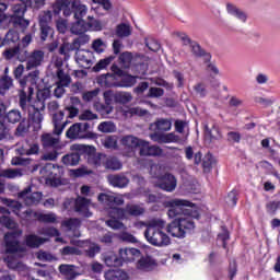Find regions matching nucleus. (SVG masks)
Listing matches in <instances>:
<instances>
[{
	"label": "nucleus",
	"mask_w": 280,
	"mask_h": 280,
	"mask_svg": "<svg viewBox=\"0 0 280 280\" xmlns=\"http://www.w3.org/2000/svg\"><path fill=\"white\" fill-rule=\"evenodd\" d=\"M130 34H132L130 26L125 23H121L116 27V36L119 38H126L130 36Z\"/></svg>",
	"instance_id": "obj_48"
},
{
	"label": "nucleus",
	"mask_w": 280,
	"mask_h": 280,
	"mask_svg": "<svg viewBox=\"0 0 280 280\" xmlns=\"http://www.w3.org/2000/svg\"><path fill=\"white\" fill-rule=\"evenodd\" d=\"M112 60H115V57L109 56L105 59H101L94 67H93V71H95L96 73L102 71V69H106V67H108V65H110Z\"/></svg>",
	"instance_id": "obj_51"
},
{
	"label": "nucleus",
	"mask_w": 280,
	"mask_h": 280,
	"mask_svg": "<svg viewBox=\"0 0 280 280\" xmlns=\"http://www.w3.org/2000/svg\"><path fill=\"white\" fill-rule=\"evenodd\" d=\"M137 84V77L128 73H124L118 79V89H131Z\"/></svg>",
	"instance_id": "obj_23"
},
{
	"label": "nucleus",
	"mask_w": 280,
	"mask_h": 280,
	"mask_svg": "<svg viewBox=\"0 0 280 280\" xmlns=\"http://www.w3.org/2000/svg\"><path fill=\"white\" fill-rule=\"evenodd\" d=\"M21 176H23V171H21V168H5L0 172L1 178L14 179L21 178Z\"/></svg>",
	"instance_id": "obj_34"
},
{
	"label": "nucleus",
	"mask_w": 280,
	"mask_h": 280,
	"mask_svg": "<svg viewBox=\"0 0 280 280\" xmlns=\"http://www.w3.org/2000/svg\"><path fill=\"white\" fill-rule=\"evenodd\" d=\"M49 97H51V92L49 91V89L39 90L37 92L36 101L34 102V104H43L45 106V101L49 100Z\"/></svg>",
	"instance_id": "obj_45"
},
{
	"label": "nucleus",
	"mask_w": 280,
	"mask_h": 280,
	"mask_svg": "<svg viewBox=\"0 0 280 280\" xmlns=\"http://www.w3.org/2000/svg\"><path fill=\"white\" fill-rule=\"evenodd\" d=\"M40 143L44 150H60V138H55L51 133H43L40 136Z\"/></svg>",
	"instance_id": "obj_17"
},
{
	"label": "nucleus",
	"mask_w": 280,
	"mask_h": 280,
	"mask_svg": "<svg viewBox=\"0 0 280 280\" xmlns=\"http://www.w3.org/2000/svg\"><path fill=\"white\" fill-rule=\"evenodd\" d=\"M163 95H165V90H163L161 88H150L147 96L148 97H163Z\"/></svg>",
	"instance_id": "obj_64"
},
{
	"label": "nucleus",
	"mask_w": 280,
	"mask_h": 280,
	"mask_svg": "<svg viewBox=\"0 0 280 280\" xmlns=\"http://www.w3.org/2000/svg\"><path fill=\"white\" fill-rule=\"evenodd\" d=\"M28 131H30V121H27L25 118L20 120L15 129V135L18 137H23Z\"/></svg>",
	"instance_id": "obj_47"
},
{
	"label": "nucleus",
	"mask_w": 280,
	"mask_h": 280,
	"mask_svg": "<svg viewBox=\"0 0 280 280\" xmlns=\"http://www.w3.org/2000/svg\"><path fill=\"white\" fill-rule=\"evenodd\" d=\"M4 119L8 124H19L23 119V116L19 109H11L4 115Z\"/></svg>",
	"instance_id": "obj_39"
},
{
	"label": "nucleus",
	"mask_w": 280,
	"mask_h": 280,
	"mask_svg": "<svg viewBox=\"0 0 280 280\" xmlns=\"http://www.w3.org/2000/svg\"><path fill=\"white\" fill-rule=\"evenodd\" d=\"M0 224L5 226V229H16V222H14V220L8 215H2L0 218Z\"/></svg>",
	"instance_id": "obj_57"
},
{
	"label": "nucleus",
	"mask_w": 280,
	"mask_h": 280,
	"mask_svg": "<svg viewBox=\"0 0 280 280\" xmlns=\"http://www.w3.org/2000/svg\"><path fill=\"white\" fill-rule=\"evenodd\" d=\"M13 80L8 74L0 77V95L3 97L12 89Z\"/></svg>",
	"instance_id": "obj_33"
},
{
	"label": "nucleus",
	"mask_w": 280,
	"mask_h": 280,
	"mask_svg": "<svg viewBox=\"0 0 280 280\" xmlns=\"http://www.w3.org/2000/svg\"><path fill=\"white\" fill-rule=\"evenodd\" d=\"M104 166L106 167V170L117 172L118 170H121V167H124V164H121V161H119L117 156H108L104 162Z\"/></svg>",
	"instance_id": "obj_32"
},
{
	"label": "nucleus",
	"mask_w": 280,
	"mask_h": 280,
	"mask_svg": "<svg viewBox=\"0 0 280 280\" xmlns=\"http://www.w3.org/2000/svg\"><path fill=\"white\" fill-rule=\"evenodd\" d=\"M119 257L121 261L126 264H131V261H137L141 257V250L135 247H125L119 249Z\"/></svg>",
	"instance_id": "obj_14"
},
{
	"label": "nucleus",
	"mask_w": 280,
	"mask_h": 280,
	"mask_svg": "<svg viewBox=\"0 0 280 280\" xmlns=\"http://www.w3.org/2000/svg\"><path fill=\"white\" fill-rule=\"evenodd\" d=\"M28 122L32 124L34 130H40L43 128V119H45V105L39 103L38 105L34 103L33 105H28Z\"/></svg>",
	"instance_id": "obj_5"
},
{
	"label": "nucleus",
	"mask_w": 280,
	"mask_h": 280,
	"mask_svg": "<svg viewBox=\"0 0 280 280\" xmlns=\"http://www.w3.org/2000/svg\"><path fill=\"white\" fill-rule=\"evenodd\" d=\"M21 232H7L4 234L5 253L8 255H16V253H25V247L21 245L19 237Z\"/></svg>",
	"instance_id": "obj_6"
},
{
	"label": "nucleus",
	"mask_w": 280,
	"mask_h": 280,
	"mask_svg": "<svg viewBox=\"0 0 280 280\" xmlns=\"http://www.w3.org/2000/svg\"><path fill=\"white\" fill-rule=\"evenodd\" d=\"M10 137V127L4 121H0V141H8Z\"/></svg>",
	"instance_id": "obj_53"
},
{
	"label": "nucleus",
	"mask_w": 280,
	"mask_h": 280,
	"mask_svg": "<svg viewBox=\"0 0 280 280\" xmlns=\"http://www.w3.org/2000/svg\"><path fill=\"white\" fill-rule=\"evenodd\" d=\"M205 139H206V141L213 143V141H218V140L222 139V131H220V128L215 125H213L212 128H209V125H206L205 126Z\"/></svg>",
	"instance_id": "obj_21"
},
{
	"label": "nucleus",
	"mask_w": 280,
	"mask_h": 280,
	"mask_svg": "<svg viewBox=\"0 0 280 280\" xmlns=\"http://www.w3.org/2000/svg\"><path fill=\"white\" fill-rule=\"evenodd\" d=\"M30 51L25 48H21V44H19V51H18V60L19 62H27L30 59Z\"/></svg>",
	"instance_id": "obj_62"
},
{
	"label": "nucleus",
	"mask_w": 280,
	"mask_h": 280,
	"mask_svg": "<svg viewBox=\"0 0 280 280\" xmlns=\"http://www.w3.org/2000/svg\"><path fill=\"white\" fill-rule=\"evenodd\" d=\"M67 139H95L96 135L93 132L82 133V122H75L66 131Z\"/></svg>",
	"instance_id": "obj_11"
},
{
	"label": "nucleus",
	"mask_w": 280,
	"mask_h": 280,
	"mask_svg": "<svg viewBox=\"0 0 280 280\" xmlns=\"http://www.w3.org/2000/svg\"><path fill=\"white\" fill-rule=\"evenodd\" d=\"M52 10L55 16H60V12L66 18L73 14L75 22L72 23L70 32L75 36L85 34L89 31V24L84 21L88 9L80 0H56L52 3Z\"/></svg>",
	"instance_id": "obj_2"
},
{
	"label": "nucleus",
	"mask_w": 280,
	"mask_h": 280,
	"mask_svg": "<svg viewBox=\"0 0 280 280\" xmlns=\"http://www.w3.org/2000/svg\"><path fill=\"white\" fill-rule=\"evenodd\" d=\"M75 152H79L80 158L82 154H86V156H95L96 149L93 145H86V144H77L74 145Z\"/></svg>",
	"instance_id": "obj_38"
},
{
	"label": "nucleus",
	"mask_w": 280,
	"mask_h": 280,
	"mask_svg": "<svg viewBox=\"0 0 280 280\" xmlns=\"http://www.w3.org/2000/svg\"><path fill=\"white\" fill-rule=\"evenodd\" d=\"M39 78L40 70L35 69L34 71L28 72L27 75L20 79L19 84L21 89H27V93H30V95H34V86L38 83Z\"/></svg>",
	"instance_id": "obj_7"
},
{
	"label": "nucleus",
	"mask_w": 280,
	"mask_h": 280,
	"mask_svg": "<svg viewBox=\"0 0 280 280\" xmlns=\"http://www.w3.org/2000/svg\"><path fill=\"white\" fill-rule=\"evenodd\" d=\"M89 207H91V200L85 197H78L74 200V211L80 215H83V218H91L93 215L89 210Z\"/></svg>",
	"instance_id": "obj_15"
},
{
	"label": "nucleus",
	"mask_w": 280,
	"mask_h": 280,
	"mask_svg": "<svg viewBox=\"0 0 280 280\" xmlns=\"http://www.w3.org/2000/svg\"><path fill=\"white\" fill-rule=\"evenodd\" d=\"M110 213L116 220H126L128 218L126 207L125 208L114 207L112 208Z\"/></svg>",
	"instance_id": "obj_50"
},
{
	"label": "nucleus",
	"mask_w": 280,
	"mask_h": 280,
	"mask_svg": "<svg viewBox=\"0 0 280 280\" xmlns=\"http://www.w3.org/2000/svg\"><path fill=\"white\" fill-rule=\"evenodd\" d=\"M19 55V42L11 45V47L5 48L4 51L2 52V57L4 60H14V58L18 59Z\"/></svg>",
	"instance_id": "obj_36"
},
{
	"label": "nucleus",
	"mask_w": 280,
	"mask_h": 280,
	"mask_svg": "<svg viewBox=\"0 0 280 280\" xmlns=\"http://www.w3.org/2000/svg\"><path fill=\"white\" fill-rule=\"evenodd\" d=\"M124 114L126 115V117H128V115L130 117H135V115H137L138 117H145V115H148V109H143L141 107H129L124 112Z\"/></svg>",
	"instance_id": "obj_46"
},
{
	"label": "nucleus",
	"mask_w": 280,
	"mask_h": 280,
	"mask_svg": "<svg viewBox=\"0 0 280 280\" xmlns=\"http://www.w3.org/2000/svg\"><path fill=\"white\" fill-rule=\"evenodd\" d=\"M127 217L131 215L132 218H139V215H143L145 213V209L139 205L128 203L126 206Z\"/></svg>",
	"instance_id": "obj_37"
},
{
	"label": "nucleus",
	"mask_w": 280,
	"mask_h": 280,
	"mask_svg": "<svg viewBox=\"0 0 280 280\" xmlns=\"http://www.w3.org/2000/svg\"><path fill=\"white\" fill-rule=\"evenodd\" d=\"M218 240L222 242V248L226 249L228 248L226 242L231 240V234L229 233V230L226 229V226H222V233L218 235Z\"/></svg>",
	"instance_id": "obj_54"
},
{
	"label": "nucleus",
	"mask_w": 280,
	"mask_h": 280,
	"mask_svg": "<svg viewBox=\"0 0 280 280\" xmlns=\"http://www.w3.org/2000/svg\"><path fill=\"white\" fill-rule=\"evenodd\" d=\"M44 242H46L45 238L36 234H28L25 236V244L28 248H39L43 246Z\"/></svg>",
	"instance_id": "obj_28"
},
{
	"label": "nucleus",
	"mask_w": 280,
	"mask_h": 280,
	"mask_svg": "<svg viewBox=\"0 0 280 280\" xmlns=\"http://www.w3.org/2000/svg\"><path fill=\"white\" fill-rule=\"evenodd\" d=\"M61 255L65 257L69 255H82V252L78 247L73 246H65L63 248L60 249Z\"/></svg>",
	"instance_id": "obj_55"
},
{
	"label": "nucleus",
	"mask_w": 280,
	"mask_h": 280,
	"mask_svg": "<svg viewBox=\"0 0 280 280\" xmlns=\"http://www.w3.org/2000/svg\"><path fill=\"white\" fill-rule=\"evenodd\" d=\"M109 185L113 187H118L119 189H124V187H128V183L130 179L125 175H110L108 176Z\"/></svg>",
	"instance_id": "obj_27"
},
{
	"label": "nucleus",
	"mask_w": 280,
	"mask_h": 280,
	"mask_svg": "<svg viewBox=\"0 0 280 280\" xmlns=\"http://www.w3.org/2000/svg\"><path fill=\"white\" fill-rule=\"evenodd\" d=\"M23 215L25 220H37V222H43L44 224H55V222L57 221L56 213L54 212L45 214L28 209L23 212Z\"/></svg>",
	"instance_id": "obj_9"
},
{
	"label": "nucleus",
	"mask_w": 280,
	"mask_h": 280,
	"mask_svg": "<svg viewBox=\"0 0 280 280\" xmlns=\"http://www.w3.org/2000/svg\"><path fill=\"white\" fill-rule=\"evenodd\" d=\"M226 10L232 16H235L236 19H238V21H242V23H246L248 16L240 8L235 7L234 4L228 3Z\"/></svg>",
	"instance_id": "obj_30"
},
{
	"label": "nucleus",
	"mask_w": 280,
	"mask_h": 280,
	"mask_svg": "<svg viewBox=\"0 0 280 280\" xmlns=\"http://www.w3.org/2000/svg\"><path fill=\"white\" fill-rule=\"evenodd\" d=\"M97 95H100V89L84 92L82 94V100H83V102H93V100H95V97H97Z\"/></svg>",
	"instance_id": "obj_60"
},
{
	"label": "nucleus",
	"mask_w": 280,
	"mask_h": 280,
	"mask_svg": "<svg viewBox=\"0 0 280 280\" xmlns=\"http://www.w3.org/2000/svg\"><path fill=\"white\" fill-rule=\"evenodd\" d=\"M51 10H44L38 15V25H51L52 19H58L60 15L54 14V4H51Z\"/></svg>",
	"instance_id": "obj_26"
},
{
	"label": "nucleus",
	"mask_w": 280,
	"mask_h": 280,
	"mask_svg": "<svg viewBox=\"0 0 280 280\" xmlns=\"http://www.w3.org/2000/svg\"><path fill=\"white\" fill-rule=\"evenodd\" d=\"M39 36L40 40L45 42L47 38H52L54 37V28L51 27V24H45V25H39Z\"/></svg>",
	"instance_id": "obj_42"
},
{
	"label": "nucleus",
	"mask_w": 280,
	"mask_h": 280,
	"mask_svg": "<svg viewBox=\"0 0 280 280\" xmlns=\"http://www.w3.org/2000/svg\"><path fill=\"white\" fill-rule=\"evenodd\" d=\"M59 272L69 280L75 279V277H78V272H75L73 265H60Z\"/></svg>",
	"instance_id": "obj_35"
},
{
	"label": "nucleus",
	"mask_w": 280,
	"mask_h": 280,
	"mask_svg": "<svg viewBox=\"0 0 280 280\" xmlns=\"http://www.w3.org/2000/svg\"><path fill=\"white\" fill-rule=\"evenodd\" d=\"M20 40L21 34L16 30L10 28L3 37L0 35V49L1 47L16 45V43H20Z\"/></svg>",
	"instance_id": "obj_16"
},
{
	"label": "nucleus",
	"mask_w": 280,
	"mask_h": 280,
	"mask_svg": "<svg viewBox=\"0 0 280 280\" xmlns=\"http://www.w3.org/2000/svg\"><path fill=\"white\" fill-rule=\"evenodd\" d=\"M45 62V51L35 49L33 50L26 61V71H32V69H38Z\"/></svg>",
	"instance_id": "obj_12"
},
{
	"label": "nucleus",
	"mask_w": 280,
	"mask_h": 280,
	"mask_svg": "<svg viewBox=\"0 0 280 280\" xmlns=\"http://www.w3.org/2000/svg\"><path fill=\"white\" fill-rule=\"evenodd\" d=\"M18 197L24 200V205L26 207H34L36 205H39L40 200H43V192H39V191L32 192V188L26 187L18 194Z\"/></svg>",
	"instance_id": "obj_10"
},
{
	"label": "nucleus",
	"mask_w": 280,
	"mask_h": 280,
	"mask_svg": "<svg viewBox=\"0 0 280 280\" xmlns=\"http://www.w3.org/2000/svg\"><path fill=\"white\" fill-rule=\"evenodd\" d=\"M11 25H20V27H23L25 30L30 27V21L23 19V16H12Z\"/></svg>",
	"instance_id": "obj_59"
},
{
	"label": "nucleus",
	"mask_w": 280,
	"mask_h": 280,
	"mask_svg": "<svg viewBox=\"0 0 280 280\" xmlns=\"http://www.w3.org/2000/svg\"><path fill=\"white\" fill-rule=\"evenodd\" d=\"M156 266V260L151 256H140L137 261L138 270H143L144 272H150L154 270Z\"/></svg>",
	"instance_id": "obj_18"
},
{
	"label": "nucleus",
	"mask_w": 280,
	"mask_h": 280,
	"mask_svg": "<svg viewBox=\"0 0 280 280\" xmlns=\"http://www.w3.org/2000/svg\"><path fill=\"white\" fill-rule=\"evenodd\" d=\"M120 143L126 150H129V152H135V150L139 148L141 139L135 136H125L121 138Z\"/></svg>",
	"instance_id": "obj_22"
},
{
	"label": "nucleus",
	"mask_w": 280,
	"mask_h": 280,
	"mask_svg": "<svg viewBox=\"0 0 280 280\" xmlns=\"http://www.w3.org/2000/svg\"><path fill=\"white\" fill-rule=\"evenodd\" d=\"M178 186V179L172 173H164L158 178V187L162 189V191H166L167 194H172V191L176 190Z\"/></svg>",
	"instance_id": "obj_8"
},
{
	"label": "nucleus",
	"mask_w": 280,
	"mask_h": 280,
	"mask_svg": "<svg viewBox=\"0 0 280 280\" xmlns=\"http://www.w3.org/2000/svg\"><path fill=\"white\" fill-rule=\"evenodd\" d=\"M100 132H115V124L112 121H103L98 125Z\"/></svg>",
	"instance_id": "obj_56"
},
{
	"label": "nucleus",
	"mask_w": 280,
	"mask_h": 280,
	"mask_svg": "<svg viewBox=\"0 0 280 280\" xmlns=\"http://www.w3.org/2000/svg\"><path fill=\"white\" fill-rule=\"evenodd\" d=\"M104 262L108 268H119L124 266L121 258H119V256L113 252L104 255Z\"/></svg>",
	"instance_id": "obj_25"
},
{
	"label": "nucleus",
	"mask_w": 280,
	"mask_h": 280,
	"mask_svg": "<svg viewBox=\"0 0 280 280\" xmlns=\"http://www.w3.org/2000/svg\"><path fill=\"white\" fill-rule=\"evenodd\" d=\"M19 97H20V107L24 112L30 108V105H27V102L32 100V95H30V92L25 91V89L22 88L20 90Z\"/></svg>",
	"instance_id": "obj_40"
},
{
	"label": "nucleus",
	"mask_w": 280,
	"mask_h": 280,
	"mask_svg": "<svg viewBox=\"0 0 280 280\" xmlns=\"http://www.w3.org/2000/svg\"><path fill=\"white\" fill-rule=\"evenodd\" d=\"M150 129L154 132L150 135L152 141L155 143H178L180 141V136H177L172 130V120L167 118H159L150 125ZM170 132V133H161Z\"/></svg>",
	"instance_id": "obj_3"
},
{
	"label": "nucleus",
	"mask_w": 280,
	"mask_h": 280,
	"mask_svg": "<svg viewBox=\"0 0 280 280\" xmlns=\"http://www.w3.org/2000/svg\"><path fill=\"white\" fill-rule=\"evenodd\" d=\"M167 215L173 220L166 228L172 237L183 240L187 231L196 229L194 220H200V210L196 203L186 199H171L165 202Z\"/></svg>",
	"instance_id": "obj_1"
},
{
	"label": "nucleus",
	"mask_w": 280,
	"mask_h": 280,
	"mask_svg": "<svg viewBox=\"0 0 280 280\" xmlns=\"http://www.w3.org/2000/svg\"><path fill=\"white\" fill-rule=\"evenodd\" d=\"M96 82L103 89H119V79L110 72L98 75Z\"/></svg>",
	"instance_id": "obj_13"
},
{
	"label": "nucleus",
	"mask_w": 280,
	"mask_h": 280,
	"mask_svg": "<svg viewBox=\"0 0 280 280\" xmlns=\"http://www.w3.org/2000/svg\"><path fill=\"white\" fill-rule=\"evenodd\" d=\"M80 153L72 152V153H67L61 158V163L66 165V167H75V165H80Z\"/></svg>",
	"instance_id": "obj_24"
},
{
	"label": "nucleus",
	"mask_w": 280,
	"mask_h": 280,
	"mask_svg": "<svg viewBox=\"0 0 280 280\" xmlns=\"http://www.w3.org/2000/svg\"><path fill=\"white\" fill-rule=\"evenodd\" d=\"M106 225L109 226V229H113L114 231H119L124 229V222L115 218L107 220Z\"/></svg>",
	"instance_id": "obj_58"
},
{
	"label": "nucleus",
	"mask_w": 280,
	"mask_h": 280,
	"mask_svg": "<svg viewBox=\"0 0 280 280\" xmlns=\"http://www.w3.org/2000/svg\"><path fill=\"white\" fill-rule=\"evenodd\" d=\"M118 60L122 69H130V65H132V52L125 51L120 54Z\"/></svg>",
	"instance_id": "obj_44"
},
{
	"label": "nucleus",
	"mask_w": 280,
	"mask_h": 280,
	"mask_svg": "<svg viewBox=\"0 0 280 280\" xmlns=\"http://www.w3.org/2000/svg\"><path fill=\"white\" fill-rule=\"evenodd\" d=\"M75 49H80V40L74 39L72 44L63 43L59 47L60 56H63L65 62L71 58V51H75Z\"/></svg>",
	"instance_id": "obj_19"
},
{
	"label": "nucleus",
	"mask_w": 280,
	"mask_h": 280,
	"mask_svg": "<svg viewBox=\"0 0 280 280\" xmlns=\"http://www.w3.org/2000/svg\"><path fill=\"white\" fill-rule=\"evenodd\" d=\"M101 250H102V247H100V245L93 243L88 247V249H84V255H85V257L93 259L95 257V255H100Z\"/></svg>",
	"instance_id": "obj_49"
},
{
	"label": "nucleus",
	"mask_w": 280,
	"mask_h": 280,
	"mask_svg": "<svg viewBox=\"0 0 280 280\" xmlns=\"http://www.w3.org/2000/svg\"><path fill=\"white\" fill-rule=\"evenodd\" d=\"M144 237L152 246H170L172 243L170 236L159 226L158 221H152L144 231Z\"/></svg>",
	"instance_id": "obj_4"
},
{
	"label": "nucleus",
	"mask_w": 280,
	"mask_h": 280,
	"mask_svg": "<svg viewBox=\"0 0 280 280\" xmlns=\"http://www.w3.org/2000/svg\"><path fill=\"white\" fill-rule=\"evenodd\" d=\"M190 50L195 58H203V62H209L211 60V52L205 50L198 42L191 43Z\"/></svg>",
	"instance_id": "obj_20"
},
{
	"label": "nucleus",
	"mask_w": 280,
	"mask_h": 280,
	"mask_svg": "<svg viewBox=\"0 0 280 280\" xmlns=\"http://www.w3.org/2000/svg\"><path fill=\"white\" fill-rule=\"evenodd\" d=\"M145 45L150 51L156 52L161 50V43L154 38L147 39Z\"/></svg>",
	"instance_id": "obj_61"
},
{
	"label": "nucleus",
	"mask_w": 280,
	"mask_h": 280,
	"mask_svg": "<svg viewBox=\"0 0 280 280\" xmlns=\"http://www.w3.org/2000/svg\"><path fill=\"white\" fill-rule=\"evenodd\" d=\"M132 102V94L130 92H116L115 104H129Z\"/></svg>",
	"instance_id": "obj_43"
},
{
	"label": "nucleus",
	"mask_w": 280,
	"mask_h": 280,
	"mask_svg": "<svg viewBox=\"0 0 280 280\" xmlns=\"http://www.w3.org/2000/svg\"><path fill=\"white\" fill-rule=\"evenodd\" d=\"M57 80L56 84H59V86H69L71 84V75L65 73L63 69L57 70Z\"/></svg>",
	"instance_id": "obj_41"
},
{
	"label": "nucleus",
	"mask_w": 280,
	"mask_h": 280,
	"mask_svg": "<svg viewBox=\"0 0 280 280\" xmlns=\"http://www.w3.org/2000/svg\"><path fill=\"white\" fill-rule=\"evenodd\" d=\"M5 10H8V4L0 2V25L10 27L12 25V15L5 14Z\"/></svg>",
	"instance_id": "obj_31"
},
{
	"label": "nucleus",
	"mask_w": 280,
	"mask_h": 280,
	"mask_svg": "<svg viewBox=\"0 0 280 280\" xmlns=\"http://www.w3.org/2000/svg\"><path fill=\"white\" fill-rule=\"evenodd\" d=\"M94 108L102 117H108L115 110V107L113 105H109L107 103H102V102H95L94 103Z\"/></svg>",
	"instance_id": "obj_29"
},
{
	"label": "nucleus",
	"mask_w": 280,
	"mask_h": 280,
	"mask_svg": "<svg viewBox=\"0 0 280 280\" xmlns=\"http://www.w3.org/2000/svg\"><path fill=\"white\" fill-rule=\"evenodd\" d=\"M278 209H280V201H270L266 205L267 213H270L271 215H275Z\"/></svg>",
	"instance_id": "obj_63"
},
{
	"label": "nucleus",
	"mask_w": 280,
	"mask_h": 280,
	"mask_svg": "<svg viewBox=\"0 0 280 280\" xmlns=\"http://www.w3.org/2000/svg\"><path fill=\"white\" fill-rule=\"evenodd\" d=\"M144 197H145V202L148 205L159 203L161 202V199H162L161 194L159 192L152 194V192L145 191Z\"/></svg>",
	"instance_id": "obj_52"
}]
</instances>
